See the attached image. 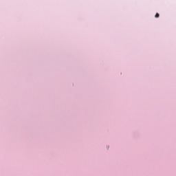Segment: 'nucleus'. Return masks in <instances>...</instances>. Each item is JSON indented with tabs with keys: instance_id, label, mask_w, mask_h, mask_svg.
Instances as JSON below:
<instances>
[{
	"instance_id": "nucleus-1",
	"label": "nucleus",
	"mask_w": 176,
	"mask_h": 176,
	"mask_svg": "<svg viewBox=\"0 0 176 176\" xmlns=\"http://www.w3.org/2000/svg\"><path fill=\"white\" fill-rule=\"evenodd\" d=\"M160 14H159V13H157L156 14H155V18L156 19H157V18H159L160 17Z\"/></svg>"
}]
</instances>
